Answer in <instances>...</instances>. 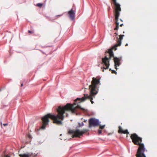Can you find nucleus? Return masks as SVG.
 Segmentation results:
<instances>
[{"label": "nucleus", "mask_w": 157, "mask_h": 157, "mask_svg": "<svg viewBox=\"0 0 157 157\" xmlns=\"http://www.w3.org/2000/svg\"><path fill=\"white\" fill-rule=\"evenodd\" d=\"M62 15H58L57 16H59V17H60V16H61Z\"/></svg>", "instance_id": "nucleus-38"}, {"label": "nucleus", "mask_w": 157, "mask_h": 157, "mask_svg": "<svg viewBox=\"0 0 157 157\" xmlns=\"http://www.w3.org/2000/svg\"><path fill=\"white\" fill-rule=\"evenodd\" d=\"M102 133V131L101 130H98V133L99 134H100Z\"/></svg>", "instance_id": "nucleus-20"}, {"label": "nucleus", "mask_w": 157, "mask_h": 157, "mask_svg": "<svg viewBox=\"0 0 157 157\" xmlns=\"http://www.w3.org/2000/svg\"><path fill=\"white\" fill-rule=\"evenodd\" d=\"M89 127L91 128L92 126L95 127L100 125L101 123L98 119L95 118H91L89 120Z\"/></svg>", "instance_id": "nucleus-7"}, {"label": "nucleus", "mask_w": 157, "mask_h": 157, "mask_svg": "<svg viewBox=\"0 0 157 157\" xmlns=\"http://www.w3.org/2000/svg\"><path fill=\"white\" fill-rule=\"evenodd\" d=\"M0 124H1V126H2V122L1 121H0Z\"/></svg>", "instance_id": "nucleus-30"}, {"label": "nucleus", "mask_w": 157, "mask_h": 157, "mask_svg": "<svg viewBox=\"0 0 157 157\" xmlns=\"http://www.w3.org/2000/svg\"><path fill=\"white\" fill-rule=\"evenodd\" d=\"M89 84V83H88V82H87L86 83V85H88Z\"/></svg>", "instance_id": "nucleus-33"}, {"label": "nucleus", "mask_w": 157, "mask_h": 157, "mask_svg": "<svg viewBox=\"0 0 157 157\" xmlns=\"http://www.w3.org/2000/svg\"><path fill=\"white\" fill-rule=\"evenodd\" d=\"M78 124L79 125L78 127H80L82 126L83 125H84V124L83 122H81V123H80L79 122L78 123Z\"/></svg>", "instance_id": "nucleus-13"}, {"label": "nucleus", "mask_w": 157, "mask_h": 157, "mask_svg": "<svg viewBox=\"0 0 157 157\" xmlns=\"http://www.w3.org/2000/svg\"><path fill=\"white\" fill-rule=\"evenodd\" d=\"M110 7L109 6L108 8V10L109 11L110 10Z\"/></svg>", "instance_id": "nucleus-26"}, {"label": "nucleus", "mask_w": 157, "mask_h": 157, "mask_svg": "<svg viewBox=\"0 0 157 157\" xmlns=\"http://www.w3.org/2000/svg\"><path fill=\"white\" fill-rule=\"evenodd\" d=\"M68 114L67 113H66V116L67 117L68 116Z\"/></svg>", "instance_id": "nucleus-29"}, {"label": "nucleus", "mask_w": 157, "mask_h": 157, "mask_svg": "<svg viewBox=\"0 0 157 157\" xmlns=\"http://www.w3.org/2000/svg\"><path fill=\"white\" fill-rule=\"evenodd\" d=\"M123 25V24H121L120 25V26L121 27L122 25Z\"/></svg>", "instance_id": "nucleus-27"}, {"label": "nucleus", "mask_w": 157, "mask_h": 157, "mask_svg": "<svg viewBox=\"0 0 157 157\" xmlns=\"http://www.w3.org/2000/svg\"><path fill=\"white\" fill-rule=\"evenodd\" d=\"M84 88H85V89H87V88H86V87H84Z\"/></svg>", "instance_id": "nucleus-39"}, {"label": "nucleus", "mask_w": 157, "mask_h": 157, "mask_svg": "<svg viewBox=\"0 0 157 157\" xmlns=\"http://www.w3.org/2000/svg\"><path fill=\"white\" fill-rule=\"evenodd\" d=\"M119 132L122 133V132L123 131V130L122 129L121 127V126H119Z\"/></svg>", "instance_id": "nucleus-11"}, {"label": "nucleus", "mask_w": 157, "mask_h": 157, "mask_svg": "<svg viewBox=\"0 0 157 157\" xmlns=\"http://www.w3.org/2000/svg\"><path fill=\"white\" fill-rule=\"evenodd\" d=\"M28 154L29 155V157L30 156V157H35L37 155L36 154L32 153H29V154Z\"/></svg>", "instance_id": "nucleus-10"}, {"label": "nucleus", "mask_w": 157, "mask_h": 157, "mask_svg": "<svg viewBox=\"0 0 157 157\" xmlns=\"http://www.w3.org/2000/svg\"><path fill=\"white\" fill-rule=\"evenodd\" d=\"M28 32L29 33H34L33 31H32L29 30L28 31Z\"/></svg>", "instance_id": "nucleus-18"}, {"label": "nucleus", "mask_w": 157, "mask_h": 157, "mask_svg": "<svg viewBox=\"0 0 157 157\" xmlns=\"http://www.w3.org/2000/svg\"><path fill=\"white\" fill-rule=\"evenodd\" d=\"M109 71H112V69H111V68H110V69H109Z\"/></svg>", "instance_id": "nucleus-32"}, {"label": "nucleus", "mask_w": 157, "mask_h": 157, "mask_svg": "<svg viewBox=\"0 0 157 157\" xmlns=\"http://www.w3.org/2000/svg\"><path fill=\"white\" fill-rule=\"evenodd\" d=\"M68 14L70 18L72 20L74 19L75 16V13L73 11V9H71L68 12Z\"/></svg>", "instance_id": "nucleus-9"}, {"label": "nucleus", "mask_w": 157, "mask_h": 157, "mask_svg": "<svg viewBox=\"0 0 157 157\" xmlns=\"http://www.w3.org/2000/svg\"><path fill=\"white\" fill-rule=\"evenodd\" d=\"M8 125V123H4L3 124V125L4 126H7Z\"/></svg>", "instance_id": "nucleus-23"}, {"label": "nucleus", "mask_w": 157, "mask_h": 157, "mask_svg": "<svg viewBox=\"0 0 157 157\" xmlns=\"http://www.w3.org/2000/svg\"><path fill=\"white\" fill-rule=\"evenodd\" d=\"M87 120L86 119H84L83 122H86L87 121Z\"/></svg>", "instance_id": "nucleus-25"}, {"label": "nucleus", "mask_w": 157, "mask_h": 157, "mask_svg": "<svg viewBox=\"0 0 157 157\" xmlns=\"http://www.w3.org/2000/svg\"><path fill=\"white\" fill-rule=\"evenodd\" d=\"M23 86V83H22L21 84V87H22V86Z\"/></svg>", "instance_id": "nucleus-28"}, {"label": "nucleus", "mask_w": 157, "mask_h": 157, "mask_svg": "<svg viewBox=\"0 0 157 157\" xmlns=\"http://www.w3.org/2000/svg\"><path fill=\"white\" fill-rule=\"evenodd\" d=\"M115 17V19L116 20V22L118 21V19H119V17Z\"/></svg>", "instance_id": "nucleus-19"}, {"label": "nucleus", "mask_w": 157, "mask_h": 157, "mask_svg": "<svg viewBox=\"0 0 157 157\" xmlns=\"http://www.w3.org/2000/svg\"><path fill=\"white\" fill-rule=\"evenodd\" d=\"M5 157H10L9 155H6Z\"/></svg>", "instance_id": "nucleus-24"}, {"label": "nucleus", "mask_w": 157, "mask_h": 157, "mask_svg": "<svg viewBox=\"0 0 157 157\" xmlns=\"http://www.w3.org/2000/svg\"><path fill=\"white\" fill-rule=\"evenodd\" d=\"M43 5V4L41 3H38L36 4V6H37L41 7Z\"/></svg>", "instance_id": "nucleus-14"}, {"label": "nucleus", "mask_w": 157, "mask_h": 157, "mask_svg": "<svg viewBox=\"0 0 157 157\" xmlns=\"http://www.w3.org/2000/svg\"><path fill=\"white\" fill-rule=\"evenodd\" d=\"M109 54V58L107 57L106 56H105L104 58H102V63L105 66V67H103V69H107L109 66V61L112 57H113V60L114 62V66L115 68L117 70L118 68L117 67V66H119L121 64L120 61L122 57H121L120 58H117L116 57H114V54L113 50L112 49H109L107 52ZM104 71V69L102 70Z\"/></svg>", "instance_id": "nucleus-3"}, {"label": "nucleus", "mask_w": 157, "mask_h": 157, "mask_svg": "<svg viewBox=\"0 0 157 157\" xmlns=\"http://www.w3.org/2000/svg\"><path fill=\"white\" fill-rule=\"evenodd\" d=\"M115 34H116V35H117V36L118 35L117 33H115Z\"/></svg>", "instance_id": "nucleus-34"}, {"label": "nucleus", "mask_w": 157, "mask_h": 157, "mask_svg": "<svg viewBox=\"0 0 157 157\" xmlns=\"http://www.w3.org/2000/svg\"><path fill=\"white\" fill-rule=\"evenodd\" d=\"M130 138L132 140V142L135 144L137 145H141L143 146V148L141 147L139 148L137 153L136 155V157H146L144 153V151H147V150H146L144 144L143 143H140L142 141V138L138 136V135L135 133L131 134L130 136Z\"/></svg>", "instance_id": "nucleus-4"}, {"label": "nucleus", "mask_w": 157, "mask_h": 157, "mask_svg": "<svg viewBox=\"0 0 157 157\" xmlns=\"http://www.w3.org/2000/svg\"><path fill=\"white\" fill-rule=\"evenodd\" d=\"M120 20L121 21H123V20H122V19H120Z\"/></svg>", "instance_id": "nucleus-35"}, {"label": "nucleus", "mask_w": 157, "mask_h": 157, "mask_svg": "<svg viewBox=\"0 0 157 157\" xmlns=\"http://www.w3.org/2000/svg\"><path fill=\"white\" fill-rule=\"evenodd\" d=\"M112 73L113 74H115L116 75L117 74V72L114 70H112Z\"/></svg>", "instance_id": "nucleus-16"}, {"label": "nucleus", "mask_w": 157, "mask_h": 157, "mask_svg": "<svg viewBox=\"0 0 157 157\" xmlns=\"http://www.w3.org/2000/svg\"><path fill=\"white\" fill-rule=\"evenodd\" d=\"M88 130L86 129H84L82 131H80L79 129H77L75 131L73 130H69L68 131V133L69 134H72L75 133V134L72 135V137H79L80 136H82L83 134L87 131Z\"/></svg>", "instance_id": "nucleus-5"}, {"label": "nucleus", "mask_w": 157, "mask_h": 157, "mask_svg": "<svg viewBox=\"0 0 157 157\" xmlns=\"http://www.w3.org/2000/svg\"><path fill=\"white\" fill-rule=\"evenodd\" d=\"M122 133L127 134H129V132H128V130L126 129L124 130H123V131L122 132Z\"/></svg>", "instance_id": "nucleus-12"}, {"label": "nucleus", "mask_w": 157, "mask_h": 157, "mask_svg": "<svg viewBox=\"0 0 157 157\" xmlns=\"http://www.w3.org/2000/svg\"><path fill=\"white\" fill-rule=\"evenodd\" d=\"M82 119H83V118H82L81 119H82Z\"/></svg>", "instance_id": "nucleus-40"}, {"label": "nucleus", "mask_w": 157, "mask_h": 157, "mask_svg": "<svg viewBox=\"0 0 157 157\" xmlns=\"http://www.w3.org/2000/svg\"><path fill=\"white\" fill-rule=\"evenodd\" d=\"M40 51L42 52L43 53H44L43 52V51H42L41 50H40Z\"/></svg>", "instance_id": "nucleus-37"}, {"label": "nucleus", "mask_w": 157, "mask_h": 157, "mask_svg": "<svg viewBox=\"0 0 157 157\" xmlns=\"http://www.w3.org/2000/svg\"><path fill=\"white\" fill-rule=\"evenodd\" d=\"M99 125L100 126V128L101 129H103L104 128L105 126V125H101L100 124V125Z\"/></svg>", "instance_id": "nucleus-15"}, {"label": "nucleus", "mask_w": 157, "mask_h": 157, "mask_svg": "<svg viewBox=\"0 0 157 157\" xmlns=\"http://www.w3.org/2000/svg\"><path fill=\"white\" fill-rule=\"evenodd\" d=\"M118 29H119V26L116 25V27L114 28V29L115 30H118Z\"/></svg>", "instance_id": "nucleus-21"}, {"label": "nucleus", "mask_w": 157, "mask_h": 157, "mask_svg": "<svg viewBox=\"0 0 157 157\" xmlns=\"http://www.w3.org/2000/svg\"><path fill=\"white\" fill-rule=\"evenodd\" d=\"M116 25L119 26V22L118 21H116Z\"/></svg>", "instance_id": "nucleus-22"}, {"label": "nucleus", "mask_w": 157, "mask_h": 157, "mask_svg": "<svg viewBox=\"0 0 157 157\" xmlns=\"http://www.w3.org/2000/svg\"><path fill=\"white\" fill-rule=\"evenodd\" d=\"M28 137L30 139H32V136L30 135V134H29L28 135Z\"/></svg>", "instance_id": "nucleus-17"}, {"label": "nucleus", "mask_w": 157, "mask_h": 157, "mask_svg": "<svg viewBox=\"0 0 157 157\" xmlns=\"http://www.w3.org/2000/svg\"><path fill=\"white\" fill-rule=\"evenodd\" d=\"M72 105L71 103H67L64 106H59L56 109V111L57 113L56 115L52 114L51 113H48L41 117V120L42 121L43 123L40 128L44 129L45 128L46 126L48 124L49 121V118L53 120V122L57 124H62L61 121L59 120H63L64 117L63 114L66 111H71L72 113H75L78 109H81L84 110L85 109L81 107L78 105Z\"/></svg>", "instance_id": "nucleus-1"}, {"label": "nucleus", "mask_w": 157, "mask_h": 157, "mask_svg": "<svg viewBox=\"0 0 157 157\" xmlns=\"http://www.w3.org/2000/svg\"><path fill=\"white\" fill-rule=\"evenodd\" d=\"M113 4L115 5V9L114 10L115 17H119L120 15V12L121 9L119 4L117 3L116 0H113Z\"/></svg>", "instance_id": "nucleus-6"}, {"label": "nucleus", "mask_w": 157, "mask_h": 157, "mask_svg": "<svg viewBox=\"0 0 157 157\" xmlns=\"http://www.w3.org/2000/svg\"><path fill=\"white\" fill-rule=\"evenodd\" d=\"M4 89V87H2V88L1 89H0V92L2 90V89Z\"/></svg>", "instance_id": "nucleus-31"}, {"label": "nucleus", "mask_w": 157, "mask_h": 157, "mask_svg": "<svg viewBox=\"0 0 157 157\" xmlns=\"http://www.w3.org/2000/svg\"><path fill=\"white\" fill-rule=\"evenodd\" d=\"M92 79L91 82V84L88 87L90 91V94H84V96L82 98H78L77 99L80 101L79 102L84 101L86 99H88L90 100L92 104L94 103V101H92L93 98L94 97V96L98 93V86L100 85V78H96L93 77Z\"/></svg>", "instance_id": "nucleus-2"}, {"label": "nucleus", "mask_w": 157, "mask_h": 157, "mask_svg": "<svg viewBox=\"0 0 157 157\" xmlns=\"http://www.w3.org/2000/svg\"><path fill=\"white\" fill-rule=\"evenodd\" d=\"M124 35H119V37L120 39L119 40L117 37V43L115 44L113 46V48L115 50H116L117 49V46H120L121 45V40L123 39V37Z\"/></svg>", "instance_id": "nucleus-8"}, {"label": "nucleus", "mask_w": 157, "mask_h": 157, "mask_svg": "<svg viewBox=\"0 0 157 157\" xmlns=\"http://www.w3.org/2000/svg\"><path fill=\"white\" fill-rule=\"evenodd\" d=\"M128 44H126L125 45V46H128Z\"/></svg>", "instance_id": "nucleus-36"}]
</instances>
